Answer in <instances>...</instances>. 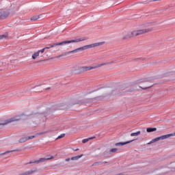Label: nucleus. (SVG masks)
I'll use <instances>...</instances> for the list:
<instances>
[{"instance_id": "7ed1b4c3", "label": "nucleus", "mask_w": 175, "mask_h": 175, "mask_svg": "<svg viewBox=\"0 0 175 175\" xmlns=\"http://www.w3.org/2000/svg\"><path fill=\"white\" fill-rule=\"evenodd\" d=\"M152 31V28H147L139 29L137 31H132L128 34L129 38H132V36H139V35H144V33H147L148 32H151Z\"/></svg>"}, {"instance_id": "f3484780", "label": "nucleus", "mask_w": 175, "mask_h": 175, "mask_svg": "<svg viewBox=\"0 0 175 175\" xmlns=\"http://www.w3.org/2000/svg\"><path fill=\"white\" fill-rule=\"evenodd\" d=\"M92 139H95V137H89V138L84 139L82 140V143L85 144L89 140H92Z\"/></svg>"}, {"instance_id": "ddd939ff", "label": "nucleus", "mask_w": 175, "mask_h": 175, "mask_svg": "<svg viewBox=\"0 0 175 175\" xmlns=\"http://www.w3.org/2000/svg\"><path fill=\"white\" fill-rule=\"evenodd\" d=\"M148 80L146 78L139 79L138 81H136L137 84H139L140 83H147Z\"/></svg>"}, {"instance_id": "5701e85b", "label": "nucleus", "mask_w": 175, "mask_h": 175, "mask_svg": "<svg viewBox=\"0 0 175 175\" xmlns=\"http://www.w3.org/2000/svg\"><path fill=\"white\" fill-rule=\"evenodd\" d=\"M62 137H65V134H64V133L61 134L60 135H59L57 139H62Z\"/></svg>"}, {"instance_id": "f257e3e1", "label": "nucleus", "mask_w": 175, "mask_h": 175, "mask_svg": "<svg viewBox=\"0 0 175 175\" xmlns=\"http://www.w3.org/2000/svg\"><path fill=\"white\" fill-rule=\"evenodd\" d=\"M103 42H96L94 44H91L89 45H85L83 46H81L80 48H78L77 49H75L73 51H70L68 52H65L62 53L61 55L57 56V58H61V57H65V55H69V54H73L75 53H79V51H83V50H87L88 49H93L94 47H98V46H102L103 44Z\"/></svg>"}, {"instance_id": "4468645a", "label": "nucleus", "mask_w": 175, "mask_h": 175, "mask_svg": "<svg viewBox=\"0 0 175 175\" xmlns=\"http://www.w3.org/2000/svg\"><path fill=\"white\" fill-rule=\"evenodd\" d=\"M39 18H40V16L37 15V16H34L31 17V21H38V20H39Z\"/></svg>"}, {"instance_id": "7c9ffc66", "label": "nucleus", "mask_w": 175, "mask_h": 175, "mask_svg": "<svg viewBox=\"0 0 175 175\" xmlns=\"http://www.w3.org/2000/svg\"><path fill=\"white\" fill-rule=\"evenodd\" d=\"M46 90H50V88H46Z\"/></svg>"}, {"instance_id": "f8f14e48", "label": "nucleus", "mask_w": 175, "mask_h": 175, "mask_svg": "<svg viewBox=\"0 0 175 175\" xmlns=\"http://www.w3.org/2000/svg\"><path fill=\"white\" fill-rule=\"evenodd\" d=\"M83 157V154L77 155L75 157H71V161H78V159H80Z\"/></svg>"}, {"instance_id": "aec40b11", "label": "nucleus", "mask_w": 175, "mask_h": 175, "mask_svg": "<svg viewBox=\"0 0 175 175\" xmlns=\"http://www.w3.org/2000/svg\"><path fill=\"white\" fill-rule=\"evenodd\" d=\"M5 38H8V35L6 34L0 35V40H2V39H5Z\"/></svg>"}, {"instance_id": "b1692460", "label": "nucleus", "mask_w": 175, "mask_h": 175, "mask_svg": "<svg viewBox=\"0 0 175 175\" xmlns=\"http://www.w3.org/2000/svg\"><path fill=\"white\" fill-rule=\"evenodd\" d=\"M46 49V48H44V49H41V50H39L38 52V53H40H40H42V54H43V53H44V50Z\"/></svg>"}, {"instance_id": "2eb2a0df", "label": "nucleus", "mask_w": 175, "mask_h": 175, "mask_svg": "<svg viewBox=\"0 0 175 175\" xmlns=\"http://www.w3.org/2000/svg\"><path fill=\"white\" fill-rule=\"evenodd\" d=\"M9 16V12H4L3 14L0 16V18H6V17Z\"/></svg>"}, {"instance_id": "dca6fc26", "label": "nucleus", "mask_w": 175, "mask_h": 175, "mask_svg": "<svg viewBox=\"0 0 175 175\" xmlns=\"http://www.w3.org/2000/svg\"><path fill=\"white\" fill-rule=\"evenodd\" d=\"M39 55H40V53H39L38 51L34 53L32 55V58H33V59H36V58H38V57H39Z\"/></svg>"}, {"instance_id": "cd10ccee", "label": "nucleus", "mask_w": 175, "mask_h": 175, "mask_svg": "<svg viewBox=\"0 0 175 175\" xmlns=\"http://www.w3.org/2000/svg\"><path fill=\"white\" fill-rule=\"evenodd\" d=\"M157 1H161V0H153V2H156Z\"/></svg>"}, {"instance_id": "39448f33", "label": "nucleus", "mask_w": 175, "mask_h": 175, "mask_svg": "<svg viewBox=\"0 0 175 175\" xmlns=\"http://www.w3.org/2000/svg\"><path fill=\"white\" fill-rule=\"evenodd\" d=\"M20 120H21V116H16L7 120L4 123H0V125H8V124H10V122H14V121H20Z\"/></svg>"}, {"instance_id": "bb28decb", "label": "nucleus", "mask_w": 175, "mask_h": 175, "mask_svg": "<svg viewBox=\"0 0 175 175\" xmlns=\"http://www.w3.org/2000/svg\"><path fill=\"white\" fill-rule=\"evenodd\" d=\"M151 80H152V78H150ZM150 79H147L148 81H150Z\"/></svg>"}, {"instance_id": "f03ea898", "label": "nucleus", "mask_w": 175, "mask_h": 175, "mask_svg": "<svg viewBox=\"0 0 175 175\" xmlns=\"http://www.w3.org/2000/svg\"><path fill=\"white\" fill-rule=\"evenodd\" d=\"M84 40H85V39L77 38L75 40L62 41V42L49 45L48 46H46L45 49H52L56 46H65V44H69V43H79V42H84Z\"/></svg>"}, {"instance_id": "20e7f679", "label": "nucleus", "mask_w": 175, "mask_h": 175, "mask_svg": "<svg viewBox=\"0 0 175 175\" xmlns=\"http://www.w3.org/2000/svg\"><path fill=\"white\" fill-rule=\"evenodd\" d=\"M171 136H174L173 134H167L164 135H161L160 137H156L153 139H152L148 144H152V143H155L157 142H159V140H165V139H169V137H171Z\"/></svg>"}, {"instance_id": "6e6552de", "label": "nucleus", "mask_w": 175, "mask_h": 175, "mask_svg": "<svg viewBox=\"0 0 175 175\" xmlns=\"http://www.w3.org/2000/svg\"><path fill=\"white\" fill-rule=\"evenodd\" d=\"M35 135H31L29 137H24L19 139V143H25L27 140H31V139H34Z\"/></svg>"}, {"instance_id": "4be33fe9", "label": "nucleus", "mask_w": 175, "mask_h": 175, "mask_svg": "<svg viewBox=\"0 0 175 175\" xmlns=\"http://www.w3.org/2000/svg\"><path fill=\"white\" fill-rule=\"evenodd\" d=\"M151 87H152V85H151L150 86L145 87V88L140 87V88H142V90H148V88H151Z\"/></svg>"}, {"instance_id": "412c9836", "label": "nucleus", "mask_w": 175, "mask_h": 175, "mask_svg": "<svg viewBox=\"0 0 175 175\" xmlns=\"http://www.w3.org/2000/svg\"><path fill=\"white\" fill-rule=\"evenodd\" d=\"M113 63V62H105V63H103V64H96V65H100V66H103L104 65H109V64H111Z\"/></svg>"}, {"instance_id": "1a4fd4ad", "label": "nucleus", "mask_w": 175, "mask_h": 175, "mask_svg": "<svg viewBox=\"0 0 175 175\" xmlns=\"http://www.w3.org/2000/svg\"><path fill=\"white\" fill-rule=\"evenodd\" d=\"M132 142H135V139L127 141L126 142H118V143H116L115 146H116V147H121L122 146H125V144H129V143H132Z\"/></svg>"}, {"instance_id": "6ab92c4d", "label": "nucleus", "mask_w": 175, "mask_h": 175, "mask_svg": "<svg viewBox=\"0 0 175 175\" xmlns=\"http://www.w3.org/2000/svg\"><path fill=\"white\" fill-rule=\"evenodd\" d=\"M16 151H18V150H8L5 152L2 153L1 155H5V154H10V152H14Z\"/></svg>"}, {"instance_id": "393cba45", "label": "nucleus", "mask_w": 175, "mask_h": 175, "mask_svg": "<svg viewBox=\"0 0 175 175\" xmlns=\"http://www.w3.org/2000/svg\"><path fill=\"white\" fill-rule=\"evenodd\" d=\"M118 149L117 148H112L110 150V152H117Z\"/></svg>"}, {"instance_id": "c756f323", "label": "nucleus", "mask_w": 175, "mask_h": 175, "mask_svg": "<svg viewBox=\"0 0 175 175\" xmlns=\"http://www.w3.org/2000/svg\"><path fill=\"white\" fill-rule=\"evenodd\" d=\"M75 151H79V149H76Z\"/></svg>"}, {"instance_id": "9b49d317", "label": "nucleus", "mask_w": 175, "mask_h": 175, "mask_svg": "<svg viewBox=\"0 0 175 175\" xmlns=\"http://www.w3.org/2000/svg\"><path fill=\"white\" fill-rule=\"evenodd\" d=\"M155 131H157V128L150 127L146 129V132H148V133H151V132H155Z\"/></svg>"}, {"instance_id": "c85d7f7f", "label": "nucleus", "mask_w": 175, "mask_h": 175, "mask_svg": "<svg viewBox=\"0 0 175 175\" xmlns=\"http://www.w3.org/2000/svg\"><path fill=\"white\" fill-rule=\"evenodd\" d=\"M118 175H124V174H122V173H120V174H118Z\"/></svg>"}, {"instance_id": "0eeeda50", "label": "nucleus", "mask_w": 175, "mask_h": 175, "mask_svg": "<svg viewBox=\"0 0 175 175\" xmlns=\"http://www.w3.org/2000/svg\"><path fill=\"white\" fill-rule=\"evenodd\" d=\"M96 68H100V65H94L93 66H84L82 67L83 72H87V70H91V69H96Z\"/></svg>"}, {"instance_id": "423d86ee", "label": "nucleus", "mask_w": 175, "mask_h": 175, "mask_svg": "<svg viewBox=\"0 0 175 175\" xmlns=\"http://www.w3.org/2000/svg\"><path fill=\"white\" fill-rule=\"evenodd\" d=\"M54 158L53 156L48 158H40L38 160L30 161L29 163H43V162H46V161H50V159H53Z\"/></svg>"}, {"instance_id": "a211bd4d", "label": "nucleus", "mask_w": 175, "mask_h": 175, "mask_svg": "<svg viewBox=\"0 0 175 175\" xmlns=\"http://www.w3.org/2000/svg\"><path fill=\"white\" fill-rule=\"evenodd\" d=\"M140 133H141L140 131H137V132H136V133H132L131 134V136L132 137H133V136H139V135H140Z\"/></svg>"}, {"instance_id": "a878e982", "label": "nucleus", "mask_w": 175, "mask_h": 175, "mask_svg": "<svg viewBox=\"0 0 175 175\" xmlns=\"http://www.w3.org/2000/svg\"><path fill=\"white\" fill-rule=\"evenodd\" d=\"M69 161H72V158H68L65 159L66 162H69Z\"/></svg>"}, {"instance_id": "9d476101", "label": "nucleus", "mask_w": 175, "mask_h": 175, "mask_svg": "<svg viewBox=\"0 0 175 175\" xmlns=\"http://www.w3.org/2000/svg\"><path fill=\"white\" fill-rule=\"evenodd\" d=\"M66 109H68V107H66V105L64 103L56 105V110H66Z\"/></svg>"}]
</instances>
